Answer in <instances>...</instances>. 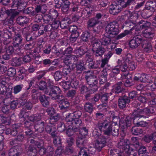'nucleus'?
I'll return each instance as SVG.
<instances>
[{"label": "nucleus", "instance_id": "10", "mask_svg": "<svg viewBox=\"0 0 156 156\" xmlns=\"http://www.w3.org/2000/svg\"><path fill=\"white\" fill-rule=\"evenodd\" d=\"M107 139L105 136H102L96 140L95 143V148L98 151H100L102 149L106 146Z\"/></svg>", "mask_w": 156, "mask_h": 156}, {"label": "nucleus", "instance_id": "11", "mask_svg": "<svg viewBox=\"0 0 156 156\" xmlns=\"http://www.w3.org/2000/svg\"><path fill=\"white\" fill-rule=\"evenodd\" d=\"M49 120L48 119H46L43 121L36 122L34 126L35 131L40 133H43L44 131L45 126L48 124Z\"/></svg>", "mask_w": 156, "mask_h": 156}, {"label": "nucleus", "instance_id": "52", "mask_svg": "<svg viewBox=\"0 0 156 156\" xmlns=\"http://www.w3.org/2000/svg\"><path fill=\"white\" fill-rule=\"evenodd\" d=\"M73 59V60L75 61L76 60L77 57L76 56L74 55H71L70 56V57L69 58H65L63 61V62L64 64H65V65H68L69 66V64H71V59Z\"/></svg>", "mask_w": 156, "mask_h": 156}, {"label": "nucleus", "instance_id": "13", "mask_svg": "<svg viewBox=\"0 0 156 156\" xmlns=\"http://www.w3.org/2000/svg\"><path fill=\"white\" fill-rule=\"evenodd\" d=\"M130 100L126 94L119 97L118 100V106L121 109L126 108L127 104H129Z\"/></svg>", "mask_w": 156, "mask_h": 156}, {"label": "nucleus", "instance_id": "31", "mask_svg": "<svg viewBox=\"0 0 156 156\" xmlns=\"http://www.w3.org/2000/svg\"><path fill=\"white\" fill-rule=\"evenodd\" d=\"M108 76V73L105 69H104L101 73V75L99 77V80L100 84H103L107 81Z\"/></svg>", "mask_w": 156, "mask_h": 156}, {"label": "nucleus", "instance_id": "35", "mask_svg": "<svg viewBox=\"0 0 156 156\" xmlns=\"http://www.w3.org/2000/svg\"><path fill=\"white\" fill-rule=\"evenodd\" d=\"M6 79L5 77L0 79V92L4 93L6 90Z\"/></svg>", "mask_w": 156, "mask_h": 156}, {"label": "nucleus", "instance_id": "17", "mask_svg": "<svg viewBox=\"0 0 156 156\" xmlns=\"http://www.w3.org/2000/svg\"><path fill=\"white\" fill-rule=\"evenodd\" d=\"M49 98L46 96L44 94H41L39 96V100L42 105L45 108H47L49 105Z\"/></svg>", "mask_w": 156, "mask_h": 156}, {"label": "nucleus", "instance_id": "42", "mask_svg": "<svg viewBox=\"0 0 156 156\" xmlns=\"http://www.w3.org/2000/svg\"><path fill=\"white\" fill-rule=\"evenodd\" d=\"M53 143L55 146L58 147H62L61 139L59 136L53 138Z\"/></svg>", "mask_w": 156, "mask_h": 156}, {"label": "nucleus", "instance_id": "57", "mask_svg": "<svg viewBox=\"0 0 156 156\" xmlns=\"http://www.w3.org/2000/svg\"><path fill=\"white\" fill-rule=\"evenodd\" d=\"M79 90L81 94H84L88 91L89 88L86 85L82 84L80 85Z\"/></svg>", "mask_w": 156, "mask_h": 156}, {"label": "nucleus", "instance_id": "39", "mask_svg": "<svg viewBox=\"0 0 156 156\" xmlns=\"http://www.w3.org/2000/svg\"><path fill=\"white\" fill-rule=\"evenodd\" d=\"M105 48L101 47L96 50L93 51V52L94 54L96 57H101L102 55L105 51Z\"/></svg>", "mask_w": 156, "mask_h": 156}, {"label": "nucleus", "instance_id": "2", "mask_svg": "<svg viewBox=\"0 0 156 156\" xmlns=\"http://www.w3.org/2000/svg\"><path fill=\"white\" fill-rule=\"evenodd\" d=\"M104 37L100 40L101 45L107 46L111 44V38H114L119 33L117 22L114 21L108 23L105 28Z\"/></svg>", "mask_w": 156, "mask_h": 156}, {"label": "nucleus", "instance_id": "34", "mask_svg": "<svg viewBox=\"0 0 156 156\" xmlns=\"http://www.w3.org/2000/svg\"><path fill=\"white\" fill-rule=\"evenodd\" d=\"M56 49V47L55 46H54L52 47L51 45L49 44L46 46L44 48L43 51L44 53L46 54H49L51 52L52 55L53 51L54 50Z\"/></svg>", "mask_w": 156, "mask_h": 156}, {"label": "nucleus", "instance_id": "30", "mask_svg": "<svg viewBox=\"0 0 156 156\" xmlns=\"http://www.w3.org/2000/svg\"><path fill=\"white\" fill-rule=\"evenodd\" d=\"M27 151V153L29 155L31 154L30 156H36L37 153V150L33 144L29 145Z\"/></svg>", "mask_w": 156, "mask_h": 156}, {"label": "nucleus", "instance_id": "51", "mask_svg": "<svg viewBox=\"0 0 156 156\" xmlns=\"http://www.w3.org/2000/svg\"><path fill=\"white\" fill-rule=\"evenodd\" d=\"M63 75V74L61 71L58 70L54 73L53 76L55 80L58 81L62 79Z\"/></svg>", "mask_w": 156, "mask_h": 156}, {"label": "nucleus", "instance_id": "20", "mask_svg": "<svg viewBox=\"0 0 156 156\" xmlns=\"http://www.w3.org/2000/svg\"><path fill=\"white\" fill-rule=\"evenodd\" d=\"M123 85V84L122 82H118L113 86V90L116 94L122 93L125 90Z\"/></svg>", "mask_w": 156, "mask_h": 156}, {"label": "nucleus", "instance_id": "45", "mask_svg": "<svg viewBox=\"0 0 156 156\" xmlns=\"http://www.w3.org/2000/svg\"><path fill=\"white\" fill-rule=\"evenodd\" d=\"M90 36V33L89 31H85L83 32L81 35V38L83 41H87L89 40Z\"/></svg>", "mask_w": 156, "mask_h": 156}, {"label": "nucleus", "instance_id": "25", "mask_svg": "<svg viewBox=\"0 0 156 156\" xmlns=\"http://www.w3.org/2000/svg\"><path fill=\"white\" fill-rule=\"evenodd\" d=\"M123 8L121 7L115 5H112L109 9V12L110 14L113 15H115L119 12Z\"/></svg>", "mask_w": 156, "mask_h": 156}, {"label": "nucleus", "instance_id": "41", "mask_svg": "<svg viewBox=\"0 0 156 156\" xmlns=\"http://www.w3.org/2000/svg\"><path fill=\"white\" fill-rule=\"evenodd\" d=\"M100 65V61H97L96 62L93 61L89 64H88L89 68L90 69H94L99 68Z\"/></svg>", "mask_w": 156, "mask_h": 156}, {"label": "nucleus", "instance_id": "36", "mask_svg": "<svg viewBox=\"0 0 156 156\" xmlns=\"http://www.w3.org/2000/svg\"><path fill=\"white\" fill-rule=\"evenodd\" d=\"M100 22V21H98L94 18L90 19L87 22L88 28L89 29L90 28L94 27Z\"/></svg>", "mask_w": 156, "mask_h": 156}, {"label": "nucleus", "instance_id": "3", "mask_svg": "<svg viewBox=\"0 0 156 156\" xmlns=\"http://www.w3.org/2000/svg\"><path fill=\"white\" fill-rule=\"evenodd\" d=\"M98 127L104 134L108 136L111 135L115 136L119 135L118 126L113 127L110 119L107 118L102 121L98 122Z\"/></svg>", "mask_w": 156, "mask_h": 156}, {"label": "nucleus", "instance_id": "29", "mask_svg": "<svg viewBox=\"0 0 156 156\" xmlns=\"http://www.w3.org/2000/svg\"><path fill=\"white\" fill-rule=\"evenodd\" d=\"M69 30L71 33V35L79 36L80 30L77 26L74 25L71 26L69 28Z\"/></svg>", "mask_w": 156, "mask_h": 156}, {"label": "nucleus", "instance_id": "60", "mask_svg": "<svg viewBox=\"0 0 156 156\" xmlns=\"http://www.w3.org/2000/svg\"><path fill=\"white\" fill-rule=\"evenodd\" d=\"M23 85L22 84H19L14 86L13 87V93L16 94L20 92L23 88Z\"/></svg>", "mask_w": 156, "mask_h": 156}, {"label": "nucleus", "instance_id": "16", "mask_svg": "<svg viewBox=\"0 0 156 156\" xmlns=\"http://www.w3.org/2000/svg\"><path fill=\"white\" fill-rule=\"evenodd\" d=\"M120 5L122 8L129 7L130 6L134 7L136 4V0H120Z\"/></svg>", "mask_w": 156, "mask_h": 156}, {"label": "nucleus", "instance_id": "55", "mask_svg": "<svg viewBox=\"0 0 156 156\" xmlns=\"http://www.w3.org/2000/svg\"><path fill=\"white\" fill-rule=\"evenodd\" d=\"M54 19L52 16L49 14H46L43 16L44 21L46 23H51L54 20Z\"/></svg>", "mask_w": 156, "mask_h": 156}, {"label": "nucleus", "instance_id": "1", "mask_svg": "<svg viewBox=\"0 0 156 156\" xmlns=\"http://www.w3.org/2000/svg\"><path fill=\"white\" fill-rule=\"evenodd\" d=\"M62 92L59 87L53 86L50 87L49 90H47L45 93L50 96L52 99L59 101V108L62 111L65 112L69 109L70 103L64 95H60Z\"/></svg>", "mask_w": 156, "mask_h": 156}, {"label": "nucleus", "instance_id": "23", "mask_svg": "<svg viewBox=\"0 0 156 156\" xmlns=\"http://www.w3.org/2000/svg\"><path fill=\"white\" fill-rule=\"evenodd\" d=\"M76 73L77 74H81L82 72L85 69L84 64L82 61H80L76 64Z\"/></svg>", "mask_w": 156, "mask_h": 156}, {"label": "nucleus", "instance_id": "64", "mask_svg": "<svg viewBox=\"0 0 156 156\" xmlns=\"http://www.w3.org/2000/svg\"><path fill=\"white\" fill-rule=\"evenodd\" d=\"M122 153L118 150L111 149L110 150V154L112 156H122Z\"/></svg>", "mask_w": 156, "mask_h": 156}, {"label": "nucleus", "instance_id": "44", "mask_svg": "<svg viewBox=\"0 0 156 156\" xmlns=\"http://www.w3.org/2000/svg\"><path fill=\"white\" fill-rule=\"evenodd\" d=\"M2 37L5 39H8L12 36V34L11 31L7 29H4L2 33Z\"/></svg>", "mask_w": 156, "mask_h": 156}, {"label": "nucleus", "instance_id": "4", "mask_svg": "<svg viewBox=\"0 0 156 156\" xmlns=\"http://www.w3.org/2000/svg\"><path fill=\"white\" fill-rule=\"evenodd\" d=\"M137 26H140L139 30H144L142 34L145 37L149 39H152L154 34V28L151 27L150 22L142 20L138 22Z\"/></svg>", "mask_w": 156, "mask_h": 156}, {"label": "nucleus", "instance_id": "33", "mask_svg": "<svg viewBox=\"0 0 156 156\" xmlns=\"http://www.w3.org/2000/svg\"><path fill=\"white\" fill-rule=\"evenodd\" d=\"M24 38L27 42H29V44H26L25 45L30 48L34 44V38L31 34V33L25 36Z\"/></svg>", "mask_w": 156, "mask_h": 156}, {"label": "nucleus", "instance_id": "50", "mask_svg": "<svg viewBox=\"0 0 156 156\" xmlns=\"http://www.w3.org/2000/svg\"><path fill=\"white\" fill-rule=\"evenodd\" d=\"M147 150L145 147L142 146L139 148L138 150L139 155L140 156H149L147 155Z\"/></svg>", "mask_w": 156, "mask_h": 156}, {"label": "nucleus", "instance_id": "19", "mask_svg": "<svg viewBox=\"0 0 156 156\" xmlns=\"http://www.w3.org/2000/svg\"><path fill=\"white\" fill-rule=\"evenodd\" d=\"M145 8L152 12H154L156 10V1H148L145 4Z\"/></svg>", "mask_w": 156, "mask_h": 156}, {"label": "nucleus", "instance_id": "40", "mask_svg": "<svg viewBox=\"0 0 156 156\" xmlns=\"http://www.w3.org/2000/svg\"><path fill=\"white\" fill-rule=\"evenodd\" d=\"M53 86H51L49 87L48 88H47V83L44 81L43 80H41L40 82L39 85L38 86L39 89L40 90H44L46 89L44 92V93L45 94H46L45 93V92L46 91V90H49L50 89V87Z\"/></svg>", "mask_w": 156, "mask_h": 156}, {"label": "nucleus", "instance_id": "7", "mask_svg": "<svg viewBox=\"0 0 156 156\" xmlns=\"http://www.w3.org/2000/svg\"><path fill=\"white\" fill-rule=\"evenodd\" d=\"M34 8L32 7L27 8L23 10L24 13L27 14H30L31 16H34L37 13L41 12L44 14L47 11V7L45 6L37 5L33 10Z\"/></svg>", "mask_w": 156, "mask_h": 156}, {"label": "nucleus", "instance_id": "53", "mask_svg": "<svg viewBox=\"0 0 156 156\" xmlns=\"http://www.w3.org/2000/svg\"><path fill=\"white\" fill-rule=\"evenodd\" d=\"M11 64L14 66H19L21 65V60L20 58L15 57L12 59Z\"/></svg>", "mask_w": 156, "mask_h": 156}, {"label": "nucleus", "instance_id": "58", "mask_svg": "<svg viewBox=\"0 0 156 156\" xmlns=\"http://www.w3.org/2000/svg\"><path fill=\"white\" fill-rule=\"evenodd\" d=\"M131 121L126 118L123 125L122 126V127L123 129L122 131H124L125 129L129 128L131 126Z\"/></svg>", "mask_w": 156, "mask_h": 156}, {"label": "nucleus", "instance_id": "27", "mask_svg": "<svg viewBox=\"0 0 156 156\" xmlns=\"http://www.w3.org/2000/svg\"><path fill=\"white\" fill-rule=\"evenodd\" d=\"M21 132V128L20 126L16 124H13L12 125L11 135L14 136H16Z\"/></svg>", "mask_w": 156, "mask_h": 156}, {"label": "nucleus", "instance_id": "61", "mask_svg": "<svg viewBox=\"0 0 156 156\" xmlns=\"http://www.w3.org/2000/svg\"><path fill=\"white\" fill-rule=\"evenodd\" d=\"M71 69L69 66L64 65L62 71V72L63 75L66 76L70 73Z\"/></svg>", "mask_w": 156, "mask_h": 156}, {"label": "nucleus", "instance_id": "24", "mask_svg": "<svg viewBox=\"0 0 156 156\" xmlns=\"http://www.w3.org/2000/svg\"><path fill=\"white\" fill-rule=\"evenodd\" d=\"M141 44L144 51L146 52L151 51L152 49V47L151 43L145 40L143 38Z\"/></svg>", "mask_w": 156, "mask_h": 156}, {"label": "nucleus", "instance_id": "46", "mask_svg": "<svg viewBox=\"0 0 156 156\" xmlns=\"http://www.w3.org/2000/svg\"><path fill=\"white\" fill-rule=\"evenodd\" d=\"M92 104V103H86L84 106L85 110L90 114L92 113L93 109V106Z\"/></svg>", "mask_w": 156, "mask_h": 156}, {"label": "nucleus", "instance_id": "56", "mask_svg": "<svg viewBox=\"0 0 156 156\" xmlns=\"http://www.w3.org/2000/svg\"><path fill=\"white\" fill-rule=\"evenodd\" d=\"M46 156H53L54 153V149L52 146L48 145L47 147Z\"/></svg>", "mask_w": 156, "mask_h": 156}, {"label": "nucleus", "instance_id": "9", "mask_svg": "<svg viewBox=\"0 0 156 156\" xmlns=\"http://www.w3.org/2000/svg\"><path fill=\"white\" fill-rule=\"evenodd\" d=\"M19 12L15 9H9L7 14V21L11 25H13L16 18L19 15Z\"/></svg>", "mask_w": 156, "mask_h": 156}, {"label": "nucleus", "instance_id": "49", "mask_svg": "<svg viewBox=\"0 0 156 156\" xmlns=\"http://www.w3.org/2000/svg\"><path fill=\"white\" fill-rule=\"evenodd\" d=\"M100 41L99 40L96 39H95L92 41L91 44L92 45V51L101 47L100 46V44L99 43Z\"/></svg>", "mask_w": 156, "mask_h": 156}, {"label": "nucleus", "instance_id": "15", "mask_svg": "<svg viewBox=\"0 0 156 156\" xmlns=\"http://www.w3.org/2000/svg\"><path fill=\"white\" fill-rule=\"evenodd\" d=\"M120 141L118 143L119 147L120 149H124L125 151L126 149L129 148L130 146V142L129 140L125 139L124 137L120 138Z\"/></svg>", "mask_w": 156, "mask_h": 156}, {"label": "nucleus", "instance_id": "38", "mask_svg": "<svg viewBox=\"0 0 156 156\" xmlns=\"http://www.w3.org/2000/svg\"><path fill=\"white\" fill-rule=\"evenodd\" d=\"M131 132L133 135H138L142 133L143 130L136 125V126L132 127L131 129Z\"/></svg>", "mask_w": 156, "mask_h": 156}, {"label": "nucleus", "instance_id": "37", "mask_svg": "<svg viewBox=\"0 0 156 156\" xmlns=\"http://www.w3.org/2000/svg\"><path fill=\"white\" fill-rule=\"evenodd\" d=\"M60 27L62 29H66L69 26L71 23L70 20L68 17L64 18L60 22Z\"/></svg>", "mask_w": 156, "mask_h": 156}, {"label": "nucleus", "instance_id": "43", "mask_svg": "<svg viewBox=\"0 0 156 156\" xmlns=\"http://www.w3.org/2000/svg\"><path fill=\"white\" fill-rule=\"evenodd\" d=\"M60 119V116L59 114H55L54 115L51 116L50 119H48V124H53V122H56L58 121Z\"/></svg>", "mask_w": 156, "mask_h": 156}, {"label": "nucleus", "instance_id": "28", "mask_svg": "<svg viewBox=\"0 0 156 156\" xmlns=\"http://www.w3.org/2000/svg\"><path fill=\"white\" fill-rule=\"evenodd\" d=\"M28 19L25 16H20L18 17L16 20L17 23L21 26H24L28 23Z\"/></svg>", "mask_w": 156, "mask_h": 156}, {"label": "nucleus", "instance_id": "6", "mask_svg": "<svg viewBox=\"0 0 156 156\" xmlns=\"http://www.w3.org/2000/svg\"><path fill=\"white\" fill-rule=\"evenodd\" d=\"M138 110H140V109L137 108V110H134V112L131 115V118L133 120V123L135 125H136L139 127H145L148 124V123L147 122L144 121L138 122V121L139 119L142 117V115L139 114V113H141L138 111Z\"/></svg>", "mask_w": 156, "mask_h": 156}, {"label": "nucleus", "instance_id": "18", "mask_svg": "<svg viewBox=\"0 0 156 156\" xmlns=\"http://www.w3.org/2000/svg\"><path fill=\"white\" fill-rule=\"evenodd\" d=\"M153 140V143L156 145V132L150 134H147L142 138V140L146 143H149Z\"/></svg>", "mask_w": 156, "mask_h": 156}, {"label": "nucleus", "instance_id": "21", "mask_svg": "<svg viewBox=\"0 0 156 156\" xmlns=\"http://www.w3.org/2000/svg\"><path fill=\"white\" fill-rule=\"evenodd\" d=\"M138 111L141 114H152L156 115V105L150 107L149 108H146L143 109H140Z\"/></svg>", "mask_w": 156, "mask_h": 156}, {"label": "nucleus", "instance_id": "32", "mask_svg": "<svg viewBox=\"0 0 156 156\" xmlns=\"http://www.w3.org/2000/svg\"><path fill=\"white\" fill-rule=\"evenodd\" d=\"M70 4V2L68 0H65L64 3L61 7L62 11L63 12L68 13Z\"/></svg>", "mask_w": 156, "mask_h": 156}, {"label": "nucleus", "instance_id": "8", "mask_svg": "<svg viewBox=\"0 0 156 156\" xmlns=\"http://www.w3.org/2000/svg\"><path fill=\"white\" fill-rule=\"evenodd\" d=\"M38 30V35L40 36L43 34H45L46 36H49L51 37L53 32L51 31V27L50 24L46 25L42 24L40 26Z\"/></svg>", "mask_w": 156, "mask_h": 156}, {"label": "nucleus", "instance_id": "59", "mask_svg": "<svg viewBox=\"0 0 156 156\" xmlns=\"http://www.w3.org/2000/svg\"><path fill=\"white\" fill-rule=\"evenodd\" d=\"M60 22L58 20L54 19V20L52 22L51 24H50L51 27V30L52 28H53L55 29H57L58 28L59 26H60Z\"/></svg>", "mask_w": 156, "mask_h": 156}, {"label": "nucleus", "instance_id": "48", "mask_svg": "<svg viewBox=\"0 0 156 156\" xmlns=\"http://www.w3.org/2000/svg\"><path fill=\"white\" fill-rule=\"evenodd\" d=\"M85 78L87 84L91 82H96V81H98L96 76L94 75H86Z\"/></svg>", "mask_w": 156, "mask_h": 156}, {"label": "nucleus", "instance_id": "22", "mask_svg": "<svg viewBox=\"0 0 156 156\" xmlns=\"http://www.w3.org/2000/svg\"><path fill=\"white\" fill-rule=\"evenodd\" d=\"M76 141V146L79 147L80 149L84 148V146L87 143V140L85 138L78 136Z\"/></svg>", "mask_w": 156, "mask_h": 156}, {"label": "nucleus", "instance_id": "12", "mask_svg": "<svg viewBox=\"0 0 156 156\" xmlns=\"http://www.w3.org/2000/svg\"><path fill=\"white\" fill-rule=\"evenodd\" d=\"M143 41V37L140 35H137L134 37L129 42V45L131 48H136L141 44Z\"/></svg>", "mask_w": 156, "mask_h": 156}, {"label": "nucleus", "instance_id": "26", "mask_svg": "<svg viewBox=\"0 0 156 156\" xmlns=\"http://www.w3.org/2000/svg\"><path fill=\"white\" fill-rule=\"evenodd\" d=\"M85 48L84 46H81L76 48L74 50V53L76 55L77 58L81 57L87 52V51L85 50Z\"/></svg>", "mask_w": 156, "mask_h": 156}, {"label": "nucleus", "instance_id": "63", "mask_svg": "<svg viewBox=\"0 0 156 156\" xmlns=\"http://www.w3.org/2000/svg\"><path fill=\"white\" fill-rule=\"evenodd\" d=\"M74 119V117L73 113H69L68 115L66 117L65 121V122L68 123V124H71L73 122V121Z\"/></svg>", "mask_w": 156, "mask_h": 156}, {"label": "nucleus", "instance_id": "5", "mask_svg": "<svg viewBox=\"0 0 156 156\" xmlns=\"http://www.w3.org/2000/svg\"><path fill=\"white\" fill-rule=\"evenodd\" d=\"M135 20V21L136 22ZM136 26V22H133L132 20L126 21L122 26V28L126 29L124 32L118 35L115 38L116 39L119 40L125 37L126 35L132 33V30Z\"/></svg>", "mask_w": 156, "mask_h": 156}, {"label": "nucleus", "instance_id": "14", "mask_svg": "<svg viewBox=\"0 0 156 156\" xmlns=\"http://www.w3.org/2000/svg\"><path fill=\"white\" fill-rule=\"evenodd\" d=\"M23 38L20 32L16 33H15L13 39V46L15 47H18L16 50L20 51V48H19V45L22 44Z\"/></svg>", "mask_w": 156, "mask_h": 156}, {"label": "nucleus", "instance_id": "54", "mask_svg": "<svg viewBox=\"0 0 156 156\" xmlns=\"http://www.w3.org/2000/svg\"><path fill=\"white\" fill-rule=\"evenodd\" d=\"M88 130L86 127H83L80 129L79 135L78 136L85 138L88 134Z\"/></svg>", "mask_w": 156, "mask_h": 156}, {"label": "nucleus", "instance_id": "62", "mask_svg": "<svg viewBox=\"0 0 156 156\" xmlns=\"http://www.w3.org/2000/svg\"><path fill=\"white\" fill-rule=\"evenodd\" d=\"M61 85L62 87L65 90H69L71 86V83L70 81H63L61 83Z\"/></svg>", "mask_w": 156, "mask_h": 156}, {"label": "nucleus", "instance_id": "47", "mask_svg": "<svg viewBox=\"0 0 156 156\" xmlns=\"http://www.w3.org/2000/svg\"><path fill=\"white\" fill-rule=\"evenodd\" d=\"M118 62L119 66V69L123 72H126L128 68V64L124 62L122 63L121 62V61L119 60H118Z\"/></svg>", "mask_w": 156, "mask_h": 156}]
</instances>
